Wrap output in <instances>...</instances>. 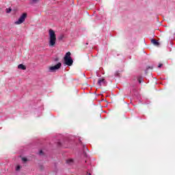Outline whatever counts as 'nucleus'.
Wrapping results in <instances>:
<instances>
[{
	"instance_id": "nucleus-1",
	"label": "nucleus",
	"mask_w": 175,
	"mask_h": 175,
	"mask_svg": "<svg viewBox=\"0 0 175 175\" xmlns=\"http://www.w3.org/2000/svg\"><path fill=\"white\" fill-rule=\"evenodd\" d=\"M49 46L54 47L55 46V42H57V36L55 35V31L53 29H49Z\"/></svg>"
},
{
	"instance_id": "nucleus-2",
	"label": "nucleus",
	"mask_w": 175,
	"mask_h": 175,
	"mask_svg": "<svg viewBox=\"0 0 175 175\" xmlns=\"http://www.w3.org/2000/svg\"><path fill=\"white\" fill-rule=\"evenodd\" d=\"M70 52H67L64 56V63L68 66H72L73 65V59L70 57Z\"/></svg>"
},
{
	"instance_id": "nucleus-3",
	"label": "nucleus",
	"mask_w": 175,
	"mask_h": 175,
	"mask_svg": "<svg viewBox=\"0 0 175 175\" xmlns=\"http://www.w3.org/2000/svg\"><path fill=\"white\" fill-rule=\"evenodd\" d=\"M27 18V13H23L21 17L18 18L17 21L14 23L16 25H19V24H23L24 21H25V19Z\"/></svg>"
},
{
	"instance_id": "nucleus-4",
	"label": "nucleus",
	"mask_w": 175,
	"mask_h": 175,
	"mask_svg": "<svg viewBox=\"0 0 175 175\" xmlns=\"http://www.w3.org/2000/svg\"><path fill=\"white\" fill-rule=\"evenodd\" d=\"M62 66V64L58 63L55 66H49V72H57V70H58V69H59Z\"/></svg>"
},
{
	"instance_id": "nucleus-5",
	"label": "nucleus",
	"mask_w": 175,
	"mask_h": 175,
	"mask_svg": "<svg viewBox=\"0 0 175 175\" xmlns=\"http://www.w3.org/2000/svg\"><path fill=\"white\" fill-rule=\"evenodd\" d=\"M105 83H106V81H105V79H103V78H100L98 80V85H102V83L105 84Z\"/></svg>"
},
{
	"instance_id": "nucleus-6",
	"label": "nucleus",
	"mask_w": 175,
	"mask_h": 175,
	"mask_svg": "<svg viewBox=\"0 0 175 175\" xmlns=\"http://www.w3.org/2000/svg\"><path fill=\"white\" fill-rule=\"evenodd\" d=\"M18 69H21L22 70H25L27 69V67L24 66V64H19L18 66Z\"/></svg>"
},
{
	"instance_id": "nucleus-7",
	"label": "nucleus",
	"mask_w": 175,
	"mask_h": 175,
	"mask_svg": "<svg viewBox=\"0 0 175 175\" xmlns=\"http://www.w3.org/2000/svg\"><path fill=\"white\" fill-rule=\"evenodd\" d=\"M151 43H152V44H154V46H159V43L155 39L151 40Z\"/></svg>"
},
{
	"instance_id": "nucleus-8",
	"label": "nucleus",
	"mask_w": 175,
	"mask_h": 175,
	"mask_svg": "<svg viewBox=\"0 0 175 175\" xmlns=\"http://www.w3.org/2000/svg\"><path fill=\"white\" fill-rule=\"evenodd\" d=\"M66 163H68V165H72L73 163V159H69L66 161Z\"/></svg>"
},
{
	"instance_id": "nucleus-9",
	"label": "nucleus",
	"mask_w": 175,
	"mask_h": 175,
	"mask_svg": "<svg viewBox=\"0 0 175 175\" xmlns=\"http://www.w3.org/2000/svg\"><path fill=\"white\" fill-rule=\"evenodd\" d=\"M137 80L139 83H143V78L142 77H138Z\"/></svg>"
},
{
	"instance_id": "nucleus-10",
	"label": "nucleus",
	"mask_w": 175,
	"mask_h": 175,
	"mask_svg": "<svg viewBox=\"0 0 175 175\" xmlns=\"http://www.w3.org/2000/svg\"><path fill=\"white\" fill-rule=\"evenodd\" d=\"M20 169H21V165H17L16 168V170L17 172H18V170H20Z\"/></svg>"
},
{
	"instance_id": "nucleus-11",
	"label": "nucleus",
	"mask_w": 175,
	"mask_h": 175,
	"mask_svg": "<svg viewBox=\"0 0 175 175\" xmlns=\"http://www.w3.org/2000/svg\"><path fill=\"white\" fill-rule=\"evenodd\" d=\"M12 12V8H8L6 10V13H10Z\"/></svg>"
},
{
	"instance_id": "nucleus-12",
	"label": "nucleus",
	"mask_w": 175,
	"mask_h": 175,
	"mask_svg": "<svg viewBox=\"0 0 175 175\" xmlns=\"http://www.w3.org/2000/svg\"><path fill=\"white\" fill-rule=\"evenodd\" d=\"M64 39V36L61 35L59 38L58 40H62Z\"/></svg>"
},
{
	"instance_id": "nucleus-13",
	"label": "nucleus",
	"mask_w": 175,
	"mask_h": 175,
	"mask_svg": "<svg viewBox=\"0 0 175 175\" xmlns=\"http://www.w3.org/2000/svg\"><path fill=\"white\" fill-rule=\"evenodd\" d=\"M22 161H23V162H27V158H25V157H23V158H22Z\"/></svg>"
},
{
	"instance_id": "nucleus-14",
	"label": "nucleus",
	"mask_w": 175,
	"mask_h": 175,
	"mask_svg": "<svg viewBox=\"0 0 175 175\" xmlns=\"http://www.w3.org/2000/svg\"><path fill=\"white\" fill-rule=\"evenodd\" d=\"M162 66H163V64H159V66H158V68H162Z\"/></svg>"
},
{
	"instance_id": "nucleus-15",
	"label": "nucleus",
	"mask_w": 175,
	"mask_h": 175,
	"mask_svg": "<svg viewBox=\"0 0 175 175\" xmlns=\"http://www.w3.org/2000/svg\"><path fill=\"white\" fill-rule=\"evenodd\" d=\"M43 154V151L42 150H40V155H42Z\"/></svg>"
},
{
	"instance_id": "nucleus-16",
	"label": "nucleus",
	"mask_w": 175,
	"mask_h": 175,
	"mask_svg": "<svg viewBox=\"0 0 175 175\" xmlns=\"http://www.w3.org/2000/svg\"><path fill=\"white\" fill-rule=\"evenodd\" d=\"M38 0H33V2H37Z\"/></svg>"
},
{
	"instance_id": "nucleus-17",
	"label": "nucleus",
	"mask_w": 175,
	"mask_h": 175,
	"mask_svg": "<svg viewBox=\"0 0 175 175\" xmlns=\"http://www.w3.org/2000/svg\"><path fill=\"white\" fill-rule=\"evenodd\" d=\"M55 61H58V59H55Z\"/></svg>"
}]
</instances>
